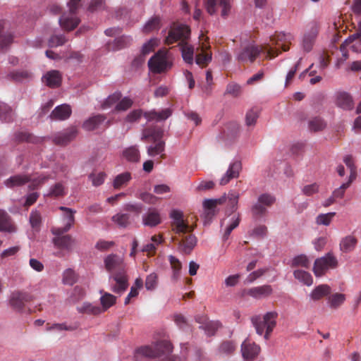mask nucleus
<instances>
[{"label":"nucleus","mask_w":361,"mask_h":361,"mask_svg":"<svg viewBox=\"0 0 361 361\" xmlns=\"http://www.w3.org/2000/svg\"><path fill=\"white\" fill-rule=\"evenodd\" d=\"M327 300L331 308L337 309L345 302V295L343 293H336L329 295Z\"/></svg>","instance_id":"nucleus-37"},{"label":"nucleus","mask_w":361,"mask_h":361,"mask_svg":"<svg viewBox=\"0 0 361 361\" xmlns=\"http://www.w3.org/2000/svg\"><path fill=\"white\" fill-rule=\"evenodd\" d=\"M50 178V176L41 175L37 178H31L29 188L32 190H34L47 183Z\"/></svg>","instance_id":"nucleus-55"},{"label":"nucleus","mask_w":361,"mask_h":361,"mask_svg":"<svg viewBox=\"0 0 361 361\" xmlns=\"http://www.w3.org/2000/svg\"><path fill=\"white\" fill-rule=\"evenodd\" d=\"M180 49L183 60L189 64L193 63L194 48L188 42L180 44Z\"/></svg>","instance_id":"nucleus-39"},{"label":"nucleus","mask_w":361,"mask_h":361,"mask_svg":"<svg viewBox=\"0 0 361 361\" xmlns=\"http://www.w3.org/2000/svg\"><path fill=\"white\" fill-rule=\"evenodd\" d=\"M63 234H54L55 237L52 239V243L57 248L69 250L74 240L70 235Z\"/></svg>","instance_id":"nucleus-21"},{"label":"nucleus","mask_w":361,"mask_h":361,"mask_svg":"<svg viewBox=\"0 0 361 361\" xmlns=\"http://www.w3.org/2000/svg\"><path fill=\"white\" fill-rule=\"evenodd\" d=\"M78 310L80 313L92 315H97L102 312V307L93 305L89 302H84L80 307H78Z\"/></svg>","instance_id":"nucleus-40"},{"label":"nucleus","mask_w":361,"mask_h":361,"mask_svg":"<svg viewBox=\"0 0 361 361\" xmlns=\"http://www.w3.org/2000/svg\"><path fill=\"white\" fill-rule=\"evenodd\" d=\"M336 104L344 109L350 110L354 107V102L350 94L345 92H339L336 95Z\"/></svg>","instance_id":"nucleus-22"},{"label":"nucleus","mask_w":361,"mask_h":361,"mask_svg":"<svg viewBox=\"0 0 361 361\" xmlns=\"http://www.w3.org/2000/svg\"><path fill=\"white\" fill-rule=\"evenodd\" d=\"M121 98V94L118 92H116L114 94L109 95L106 100L102 103V108L105 109L111 107L114 104L117 103Z\"/></svg>","instance_id":"nucleus-54"},{"label":"nucleus","mask_w":361,"mask_h":361,"mask_svg":"<svg viewBox=\"0 0 361 361\" xmlns=\"http://www.w3.org/2000/svg\"><path fill=\"white\" fill-rule=\"evenodd\" d=\"M347 39L340 46V51L342 56L337 60L336 66L339 68L342 63L348 59V47H349L353 51L358 53L361 51V38L359 37H353V39L348 44H346Z\"/></svg>","instance_id":"nucleus-13"},{"label":"nucleus","mask_w":361,"mask_h":361,"mask_svg":"<svg viewBox=\"0 0 361 361\" xmlns=\"http://www.w3.org/2000/svg\"><path fill=\"white\" fill-rule=\"evenodd\" d=\"M190 36V27L184 24L174 23L170 27L164 42L167 45L179 42V44L187 42Z\"/></svg>","instance_id":"nucleus-6"},{"label":"nucleus","mask_w":361,"mask_h":361,"mask_svg":"<svg viewBox=\"0 0 361 361\" xmlns=\"http://www.w3.org/2000/svg\"><path fill=\"white\" fill-rule=\"evenodd\" d=\"M142 223L149 227H155L161 223L160 213L154 208L149 209L146 214L142 216Z\"/></svg>","instance_id":"nucleus-20"},{"label":"nucleus","mask_w":361,"mask_h":361,"mask_svg":"<svg viewBox=\"0 0 361 361\" xmlns=\"http://www.w3.org/2000/svg\"><path fill=\"white\" fill-rule=\"evenodd\" d=\"M209 48V45L205 44L202 42L201 46V52L196 55L195 62L202 68L206 67L212 61V53L207 51Z\"/></svg>","instance_id":"nucleus-26"},{"label":"nucleus","mask_w":361,"mask_h":361,"mask_svg":"<svg viewBox=\"0 0 361 361\" xmlns=\"http://www.w3.org/2000/svg\"><path fill=\"white\" fill-rule=\"evenodd\" d=\"M331 291V287L327 284H322L315 287L310 293L312 300H319L324 297L329 296Z\"/></svg>","instance_id":"nucleus-31"},{"label":"nucleus","mask_w":361,"mask_h":361,"mask_svg":"<svg viewBox=\"0 0 361 361\" xmlns=\"http://www.w3.org/2000/svg\"><path fill=\"white\" fill-rule=\"evenodd\" d=\"M259 117V114L257 109H251L246 113L245 123L248 127L254 126Z\"/></svg>","instance_id":"nucleus-56"},{"label":"nucleus","mask_w":361,"mask_h":361,"mask_svg":"<svg viewBox=\"0 0 361 361\" xmlns=\"http://www.w3.org/2000/svg\"><path fill=\"white\" fill-rule=\"evenodd\" d=\"M172 114V110L170 108H166L158 112L155 110H152L144 114L145 118L149 121H162L169 118Z\"/></svg>","instance_id":"nucleus-25"},{"label":"nucleus","mask_w":361,"mask_h":361,"mask_svg":"<svg viewBox=\"0 0 361 361\" xmlns=\"http://www.w3.org/2000/svg\"><path fill=\"white\" fill-rule=\"evenodd\" d=\"M242 169V164L240 161H235L229 165V167L225 175L220 180V185H225L233 179L238 178Z\"/></svg>","instance_id":"nucleus-17"},{"label":"nucleus","mask_w":361,"mask_h":361,"mask_svg":"<svg viewBox=\"0 0 361 361\" xmlns=\"http://www.w3.org/2000/svg\"><path fill=\"white\" fill-rule=\"evenodd\" d=\"M243 357L246 360H253L260 351L259 345L252 343L250 340H245L241 345Z\"/></svg>","instance_id":"nucleus-19"},{"label":"nucleus","mask_w":361,"mask_h":361,"mask_svg":"<svg viewBox=\"0 0 361 361\" xmlns=\"http://www.w3.org/2000/svg\"><path fill=\"white\" fill-rule=\"evenodd\" d=\"M8 78L15 82H23L32 78L30 72L25 70L13 71L8 75Z\"/></svg>","instance_id":"nucleus-36"},{"label":"nucleus","mask_w":361,"mask_h":361,"mask_svg":"<svg viewBox=\"0 0 361 361\" xmlns=\"http://www.w3.org/2000/svg\"><path fill=\"white\" fill-rule=\"evenodd\" d=\"M163 130L157 127H149L142 130L141 140L143 141L150 140L154 142V145L147 147V154L150 157L161 155V159H164L166 155L162 152L164 151L165 143L161 140Z\"/></svg>","instance_id":"nucleus-4"},{"label":"nucleus","mask_w":361,"mask_h":361,"mask_svg":"<svg viewBox=\"0 0 361 361\" xmlns=\"http://www.w3.org/2000/svg\"><path fill=\"white\" fill-rule=\"evenodd\" d=\"M357 244V238L353 235H348L341 238L339 249L343 253H350L355 249Z\"/></svg>","instance_id":"nucleus-24"},{"label":"nucleus","mask_w":361,"mask_h":361,"mask_svg":"<svg viewBox=\"0 0 361 361\" xmlns=\"http://www.w3.org/2000/svg\"><path fill=\"white\" fill-rule=\"evenodd\" d=\"M293 37L290 33L279 32L271 37V44L248 45L243 48L238 54L237 59L243 63H252L260 53H265L267 59H274L280 53V49L283 51L289 49Z\"/></svg>","instance_id":"nucleus-1"},{"label":"nucleus","mask_w":361,"mask_h":361,"mask_svg":"<svg viewBox=\"0 0 361 361\" xmlns=\"http://www.w3.org/2000/svg\"><path fill=\"white\" fill-rule=\"evenodd\" d=\"M71 112V106L64 104L56 106L52 111L50 117L56 120H66L70 117Z\"/></svg>","instance_id":"nucleus-27"},{"label":"nucleus","mask_w":361,"mask_h":361,"mask_svg":"<svg viewBox=\"0 0 361 361\" xmlns=\"http://www.w3.org/2000/svg\"><path fill=\"white\" fill-rule=\"evenodd\" d=\"M293 275L296 279L307 286H310L313 283V278L307 271L297 269L294 271Z\"/></svg>","instance_id":"nucleus-38"},{"label":"nucleus","mask_w":361,"mask_h":361,"mask_svg":"<svg viewBox=\"0 0 361 361\" xmlns=\"http://www.w3.org/2000/svg\"><path fill=\"white\" fill-rule=\"evenodd\" d=\"M106 118L105 116L101 114L93 116L83 123L82 128L87 131L94 130L103 124Z\"/></svg>","instance_id":"nucleus-28"},{"label":"nucleus","mask_w":361,"mask_h":361,"mask_svg":"<svg viewBox=\"0 0 361 361\" xmlns=\"http://www.w3.org/2000/svg\"><path fill=\"white\" fill-rule=\"evenodd\" d=\"M104 262L105 269L111 273L109 281L111 290L122 294L128 287L126 264L123 258L116 254H110L104 258Z\"/></svg>","instance_id":"nucleus-2"},{"label":"nucleus","mask_w":361,"mask_h":361,"mask_svg":"<svg viewBox=\"0 0 361 361\" xmlns=\"http://www.w3.org/2000/svg\"><path fill=\"white\" fill-rule=\"evenodd\" d=\"M106 178V174L104 172L92 173L88 176L89 180L92 181V185L95 187L102 185Z\"/></svg>","instance_id":"nucleus-51"},{"label":"nucleus","mask_w":361,"mask_h":361,"mask_svg":"<svg viewBox=\"0 0 361 361\" xmlns=\"http://www.w3.org/2000/svg\"><path fill=\"white\" fill-rule=\"evenodd\" d=\"M12 118V111L9 106L0 102V119L6 122H10Z\"/></svg>","instance_id":"nucleus-50"},{"label":"nucleus","mask_w":361,"mask_h":361,"mask_svg":"<svg viewBox=\"0 0 361 361\" xmlns=\"http://www.w3.org/2000/svg\"><path fill=\"white\" fill-rule=\"evenodd\" d=\"M336 212H329L326 214H319L315 219L317 225L329 226L332 221L333 218L335 216Z\"/></svg>","instance_id":"nucleus-45"},{"label":"nucleus","mask_w":361,"mask_h":361,"mask_svg":"<svg viewBox=\"0 0 361 361\" xmlns=\"http://www.w3.org/2000/svg\"><path fill=\"white\" fill-rule=\"evenodd\" d=\"M257 200L266 207L271 206L275 202L276 199L273 195L264 193L259 195Z\"/></svg>","instance_id":"nucleus-63"},{"label":"nucleus","mask_w":361,"mask_h":361,"mask_svg":"<svg viewBox=\"0 0 361 361\" xmlns=\"http://www.w3.org/2000/svg\"><path fill=\"white\" fill-rule=\"evenodd\" d=\"M43 82L50 87H56L60 85L61 82V75L58 71H51L42 78Z\"/></svg>","instance_id":"nucleus-30"},{"label":"nucleus","mask_w":361,"mask_h":361,"mask_svg":"<svg viewBox=\"0 0 361 361\" xmlns=\"http://www.w3.org/2000/svg\"><path fill=\"white\" fill-rule=\"evenodd\" d=\"M236 348V345L233 341H226L222 342L219 346V352L221 354L227 355H231L234 353Z\"/></svg>","instance_id":"nucleus-42"},{"label":"nucleus","mask_w":361,"mask_h":361,"mask_svg":"<svg viewBox=\"0 0 361 361\" xmlns=\"http://www.w3.org/2000/svg\"><path fill=\"white\" fill-rule=\"evenodd\" d=\"M133 104V102L129 97L123 98L116 106V110L117 111H126L130 109Z\"/></svg>","instance_id":"nucleus-61"},{"label":"nucleus","mask_w":361,"mask_h":361,"mask_svg":"<svg viewBox=\"0 0 361 361\" xmlns=\"http://www.w3.org/2000/svg\"><path fill=\"white\" fill-rule=\"evenodd\" d=\"M172 62L166 51H159L148 61L149 70L157 74L166 72L172 67Z\"/></svg>","instance_id":"nucleus-9"},{"label":"nucleus","mask_w":361,"mask_h":361,"mask_svg":"<svg viewBox=\"0 0 361 361\" xmlns=\"http://www.w3.org/2000/svg\"><path fill=\"white\" fill-rule=\"evenodd\" d=\"M204 4L209 15L216 13V6H220L222 8L221 16L224 18L228 16L231 9L230 0H204Z\"/></svg>","instance_id":"nucleus-14"},{"label":"nucleus","mask_w":361,"mask_h":361,"mask_svg":"<svg viewBox=\"0 0 361 361\" xmlns=\"http://www.w3.org/2000/svg\"><path fill=\"white\" fill-rule=\"evenodd\" d=\"M0 231L8 233H13L16 231V227L11 217L2 209H0Z\"/></svg>","instance_id":"nucleus-29"},{"label":"nucleus","mask_w":361,"mask_h":361,"mask_svg":"<svg viewBox=\"0 0 361 361\" xmlns=\"http://www.w3.org/2000/svg\"><path fill=\"white\" fill-rule=\"evenodd\" d=\"M66 195V188L61 183H57L50 188L49 196L59 197Z\"/></svg>","instance_id":"nucleus-44"},{"label":"nucleus","mask_w":361,"mask_h":361,"mask_svg":"<svg viewBox=\"0 0 361 361\" xmlns=\"http://www.w3.org/2000/svg\"><path fill=\"white\" fill-rule=\"evenodd\" d=\"M81 0H70L68 2V13H64L59 18L61 27L67 31L74 30L80 23V20L77 16V11L80 6Z\"/></svg>","instance_id":"nucleus-7"},{"label":"nucleus","mask_w":361,"mask_h":361,"mask_svg":"<svg viewBox=\"0 0 361 361\" xmlns=\"http://www.w3.org/2000/svg\"><path fill=\"white\" fill-rule=\"evenodd\" d=\"M67 39L63 35H53L49 39L48 44L50 47H56L64 44Z\"/></svg>","instance_id":"nucleus-58"},{"label":"nucleus","mask_w":361,"mask_h":361,"mask_svg":"<svg viewBox=\"0 0 361 361\" xmlns=\"http://www.w3.org/2000/svg\"><path fill=\"white\" fill-rule=\"evenodd\" d=\"M245 293L256 299L267 298L272 293V288L269 285L251 288L245 290Z\"/></svg>","instance_id":"nucleus-23"},{"label":"nucleus","mask_w":361,"mask_h":361,"mask_svg":"<svg viewBox=\"0 0 361 361\" xmlns=\"http://www.w3.org/2000/svg\"><path fill=\"white\" fill-rule=\"evenodd\" d=\"M41 214L37 211H32L30 215V222L32 227L38 229L41 224Z\"/></svg>","instance_id":"nucleus-60"},{"label":"nucleus","mask_w":361,"mask_h":361,"mask_svg":"<svg viewBox=\"0 0 361 361\" xmlns=\"http://www.w3.org/2000/svg\"><path fill=\"white\" fill-rule=\"evenodd\" d=\"M59 209L63 212V219L66 221V224L63 227H53L51 230L52 234H60L68 232L75 221V210L66 207H60Z\"/></svg>","instance_id":"nucleus-15"},{"label":"nucleus","mask_w":361,"mask_h":361,"mask_svg":"<svg viewBox=\"0 0 361 361\" xmlns=\"http://www.w3.org/2000/svg\"><path fill=\"white\" fill-rule=\"evenodd\" d=\"M320 28L321 25L317 20H312L305 25L301 42V46L304 51L310 52L312 50Z\"/></svg>","instance_id":"nucleus-8"},{"label":"nucleus","mask_w":361,"mask_h":361,"mask_svg":"<svg viewBox=\"0 0 361 361\" xmlns=\"http://www.w3.org/2000/svg\"><path fill=\"white\" fill-rule=\"evenodd\" d=\"M171 221V230L180 236L178 241V250L183 254H190L197 244V238L192 234L193 228L189 226L188 221L183 219V213L177 209H173L170 213Z\"/></svg>","instance_id":"nucleus-3"},{"label":"nucleus","mask_w":361,"mask_h":361,"mask_svg":"<svg viewBox=\"0 0 361 361\" xmlns=\"http://www.w3.org/2000/svg\"><path fill=\"white\" fill-rule=\"evenodd\" d=\"M326 126L324 121L319 117H315L310 121L309 128L312 131L322 130Z\"/></svg>","instance_id":"nucleus-53"},{"label":"nucleus","mask_w":361,"mask_h":361,"mask_svg":"<svg viewBox=\"0 0 361 361\" xmlns=\"http://www.w3.org/2000/svg\"><path fill=\"white\" fill-rule=\"evenodd\" d=\"M161 19L158 16H154L148 20L143 27V32L148 33L154 30H159L160 27Z\"/></svg>","instance_id":"nucleus-43"},{"label":"nucleus","mask_w":361,"mask_h":361,"mask_svg":"<svg viewBox=\"0 0 361 361\" xmlns=\"http://www.w3.org/2000/svg\"><path fill=\"white\" fill-rule=\"evenodd\" d=\"M277 317L278 313L276 312H268L263 317L260 315L252 317L251 322L258 335H262L265 331L264 338L268 340L276 326Z\"/></svg>","instance_id":"nucleus-5"},{"label":"nucleus","mask_w":361,"mask_h":361,"mask_svg":"<svg viewBox=\"0 0 361 361\" xmlns=\"http://www.w3.org/2000/svg\"><path fill=\"white\" fill-rule=\"evenodd\" d=\"M132 38L128 36H121L116 38L112 43L108 44V49L116 51L123 49L130 44Z\"/></svg>","instance_id":"nucleus-34"},{"label":"nucleus","mask_w":361,"mask_h":361,"mask_svg":"<svg viewBox=\"0 0 361 361\" xmlns=\"http://www.w3.org/2000/svg\"><path fill=\"white\" fill-rule=\"evenodd\" d=\"M116 297L110 293H105L100 298L102 305V312L111 307L116 302Z\"/></svg>","instance_id":"nucleus-46"},{"label":"nucleus","mask_w":361,"mask_h":361,"mask_svg":"<svg viewBox=\"0 0 361 361\" xmlns=\"http://www.w3.org/2000/svg\"><path fill=\"white\" fill-rule=\"evenodd\" d=\"M240 221V218L239 214H238V216L236 217H233L231 219V222L227 226V228H226L225 232L223 235L224 240H226L228 238L232 231L238 226Z\"/></svg>","instance_id":"nucleus-57"},{"label":"nucleus","mask_w":361,"mask_h":361,"mask_svg":"<svg viewBox=\"0 0 361 361\" xmlns=\"http://www.w3.org/2000/svg\"><path fill=\"white\" fill-rule=\"evenodd\" d=\"M338 265L337 258L331 252L317 258L314 263L313 272L317 277L324 276L329 269H336Z\"/></svg>","instance_id":"nucleus-10"},{"label":"nucleus","mask_w":361,"mask_h":361,"mask_svg":"<svg viewBox=\"0 0 361 361\" xmlns=\"http://www.w3.org/2000/svg\"><path fill=\"white\" fill-rule=\"evenodd\" d=\"M319 185L316 183L305 185L302 188V193L307 196H311L314 194H316L319 192Z\"/></svg>","instance_id":"nucleus-64"},{"label":"nucleus","mask_w":361,"mask_h":361,"mask_svg":"<svg viewBox=\"0 0 361 361\" xmlns=\"http://www.w3.org/2000/svg\"><path fill=\"white\" fill-rule=\"evenodd\" d=\"M30 180L31 176L28 174H16L5 180L4 185L8 188L13 189L21 187L30 183Z\"/></svg>","instance_id":"nucleus-18"},{"label":"nucleus","mask_w":361,"mask_h":361,"mask_svg":"<svg viewBox=\"0 0 361 361\" xmlns=\"http://www.w3.org/2000/svg\"><path fill=\"white\" fill-rule=\"evenodd\" d=\"M221 197H226V202L227 205V209L231 212H233L237 209L238 202L239 200V193L234 190H230L228 195L224 194Z\"/></svg>","instance_id":"nucleus-33"},{"label":"nucleus","mask_w":361,"mask_h":361,"mask_svg":"<svg viewBox=\"0 0 361 361\" xmlns=\"http://www.w3.org/2000/svg\"><path fill=\"white\" fill-rule=\"evenodd\" d=\"M122 154L123 158L129 162L137 163L140 161V153L136 145L126 148Z\"/></svg>","instance_id":"nucleus-32"},{"label":"nucleus","mask_w":361,"mask_h":361,"mask_svg":"<svg viewBox=\"0 0 361 361\" xmlns=\"http://www.w3.org/2000/svg\"><path fill=\"white\" fill-rule=\"evenodd\" d=\"M132 179L131 173L126 171L117 175L113 182V187L116 190H119L128 185Z\"/></svg>","instance_id":"nucleus-35"},{"label":"nucleus","mask_w":361,"mask_h":361,"mask_svg":"<svg viewBox=\"0 0 361 361\" xmlns=\"http://www.w3.org/2000/svg\"><path fill=\"white\" fill-rule=\"evenodd\" d=\"M221 326V324L218 321H209L206 322L202 329L205 331L207 336H211L214 335L215 332Z\"/></svg>","instance_id":"nucleus-49"},{"label":"nucleus","mask_w":361,"mask_h":361,"mask_svg":"<svg viewBox=\"0 0 361 361\" xmlns=\"http://www.w3.org/2000/svg\"><path fill=\"white\" fill-rule=\"evenodd\" d=\"M78 130L75 127H71L54 135L53 142L56 145L65 146L75 138Z\"/></svg>","instance_id":"nucleus-16"},{"label":"nucleus","mask_w":361,"mask_h":361,"mask_svg":"<svg viewBox=\"0 0 361 361\" xmlns=\"http://www.w3.org/2000/svg\"><path fill=\"white\" fill-rule=\"evenodd\" d=\"M226 202V197H221L217 199H206L203 202L204 207V224H209L212 219L216 215L218 211L216 207L224 204Z\"/></svg>","instance_id":"nucleus-11"},{"label":"nucleus","mask_w":361,"mask_h":361,"mask_svg":"<svg viewBox=\"0 0 361 361\" xmlns=\"http://www.w3.org/2000/svg\"><path fill=\"white\" fill-rule=\"evenodd\" d=\"M78 276L76 273L71 269H68L64 271L63 274V283L66 285L73 286L76 283Z\"/></svg>","instance_id":"nucleus-47"},{"label":"nucleus","mask_w":361,"mask_h":361,"mask_svg":"<svg viewBox=\"0 0 361 361\" xmlns=\"http://www.w3.org/2000/svg\"><path fill=\"white\" fill-rule=\"evenodd\" d=\"M157 275L155 273H152L148 275L145 280V288L147 290H153L157 285Z\"/></svg>","instance_id":"nucleus-62"},{"label":"nucleus","mask_w":361,"mask_h":361,"mask_svg":"<svg viewBox=\"0 0 361 361\" xmlns=\"http://www.w3.org/2000/svg\"><path fill=\"white\" fill-rule=\"evenodd\" d=\"M291 267H302L306 269H308L310 267V261L307 258V257L305 255H300L296 257H295L291 263Z\"/></svg>","instance_id":"nucleus-52"},{"label":"nucleus","mask_w":361,"mask_h":361,"mask_svg":"<svg viewBox=\"0 0 361 361\" xmlns=\"http://www.w3.org/2000/svg\"><path fill=\"white\" fill-rule=\"evenodd\" d=\"M241 93V87L235 82L228 84L226 90V94H230L234 97H238Z\"/></svg>","instance_id":"nucleus-59"},{"label":"nucleus","mask_w":361,"mask_h":361,"mask_svg":"<svg viewBox=\"0 0 361 361\" xmlns=\"http://www.w3.org/2000/svg\"><path fill=\"white\" fill-rule=\"evenodd\" d=\"M112 221L120 227L126 228L130 223V215L128 214H117L112 217Z\"/></svg>","instance_id":"nucleus-48"},{"label":"nucleus","mask_w":361,"mask_h":361,"mask_svg":"<svg viewBox=\"0 0 361 361\" xmlns=\"http://www.w3.org/2000/svg\"><path fill=\"white\" fill-rule=\"evenodd\" d=\"M33 300V296L25 291H14L9 299L10 306L18 312H23L25 310V303Z\"/></svg>","instance_id":"nucleus-12"},{"label":"nucleus","mask_w":361,"mask_h":361,"mask_svg":"<svg viewBox=\"0 0 361 361\" xmlns=\"http://www.w3.org/2000/svg\"><path fill=\"white\" fill-rule=\"evenodd\" d=\"M12 42V35L4 32L3 24L0 22V51H4Z\"/></svg>","instance_id":"nucleus-41"}]
</instances>
